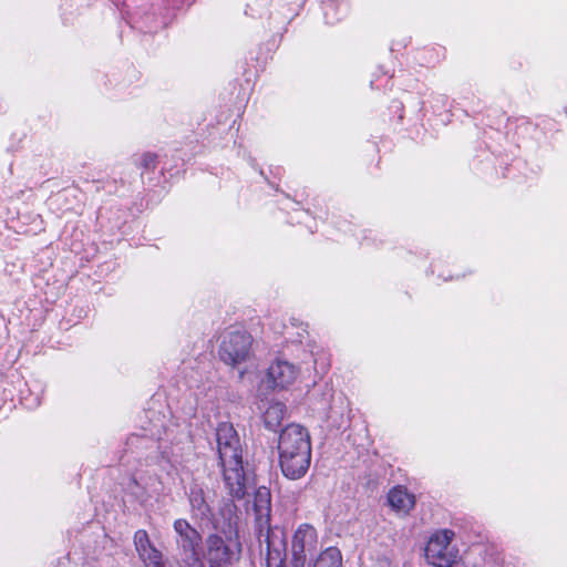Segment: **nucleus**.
Instances as JSON below:
<instances>
[{
	"label": "nucleus",
	"instance_id": "1",
	"mask_svg": "<svg viewBox=\"0 0 567 567\" xmlns=\"http://www.w3.org/2000/svg\"><path fill=\"white\" fill-rule=\"evenodd\" d=\"M216 442L225 484L229 494L240 499L246 495V476L243 467L240 439L231 423L221 422L218 424Z\"/></svg>",
	"mask_w": 567,
	"mask_h": 567
},
{
	"label": "nucleus",
	"instance_id": "2",
	"mask_svg": "<svg viewBox=\"0 0 567 567\" xmlns=\"http://www.w3.org/2000/svg\"><path fill=\"white\" fill-rule=\"evenodd\" d=\"M279 465L289 480L306 475L311 463V442L306 427L288 424L281 430L278 441Z\"/></svg>",
	"mask_w": 567,
	"mask_h": 567
},
{
	"label": "nucleus",
	"instance_id": "3",
	"mask_svg": "<svg viewBox=\"0 0 567 567\" xmlns=\"http://www.w3.org/2000/svg\"><path fill=\"white\" fill-rule=\"evenodd\" d=\"M174 530L184 567H205L202 557V535L186 519H176Z\"/></svg>",
	"mask_w": 567,
	"mask_h": 567
},
{
	"label": "nucleus",
	"instance_id": "4",
	"mask_svg": "<svg viewBox=\"0 0 567 567\" xmlns=\"http://www.w3.org/2000/svg\"><path fill=\"white\" fill-rule=\"evenodd\" d=\"M209 567H234L240 559L241 543L238 536L225 540L217 534L208 535L205 542Z\"/></svg>",
	"mask_w": 567,
	"mask_h": 567
},
{
	"label": "nucleus",
	"instance_id": "5",
	"mask_svg": "<svg viewBox=\"0 0 567 567\" xmlns=\"http://www.w3.org/2000/svg\"><path fill=\"white\" fill-rule=\"evenodd\" d=\"M320 548L317 529L310 524H301L291 538L290 567H307Z\"/></svg>",
	"mask_w": 567,
	"mask_h": 567
},
{
	"label": "nucleus",
	"instance_id": "6",
	"mask_svg": "<svg viewBox=\"0 0 567 567\" xmlns=\"http://www.w3.org/2000/svg\"><path fill=\"white\" fill-rule=\"evenodd\" d=\"M454 533L443 529L434 533L425 547L427 561L436 567H451L457 559V549L452 545Z\"/></svg>",
	"mask_w": 567,
	"mask_h": 567
},
{
	"label": "nucleus",
	"instance_id": "7",
	"mask_svg": "<svg viewBox=\"0 0 567 567\" xmlns=\"http://www.w3.org/2000/svg\"><path fill=\"white\" fill-rule=\"evenodd\" d=\"M251 342V336L244 330L227 332L219 348L220 359L231 365L244 362L249 357Z\"/></svg>",
	"mask_w": 567,
	"mask_h": 567
},
{
	"label": "nucleus",
	"instance_id": "8",
	"mask_svg": "<svg viewBox=\"0 0 567 567\" xmlns=\"http://www.w3.org/2000/svg\"><path fill=\"white\" fill-rule=\"evenodd\" d=\"M254 509L259 542L266 543L268 555H270L271 549L275 547V542L272 540L275 532L270 528V492L266 487L257 489L254 498Z\"/></svg>",
	"mask_w": 567,
	"mask_h": 567
},
{
	"label": "nucleus",
	"instance_id": "9",
	"mask_svg": "<svg viewBox=\"0 0 567 567\" xmlns=\"http://www.w3.org/2000/svg\"><path fill=\"white\" fill-rule=\"evenodd\" d=\"M299 370L286 360H276L267 370L266 381L271 389H287L297 379Z\"/></svg>",
	"mask_w": 567,
	"mask_h": 567
},
{
	"label": "nucleus",
	"instance_id": "10",
	"mask_svg": "<svg viewBox=\"0 0 567 567\" xmlns=\"http://www.w3.org/2000/svg\"><path fill=\"white\" fill-rule=\"evenodd\" d=\"M134 546L146 567H165L162 553L153 546L146 530L135 532Z\"/></svg>",
	"mask_w": 567,
	"mask_h": 567
},
{
	"label": "nucleus",
	"instance_id": "11",
	"mask_svg": "<svg viewBox=\"0 0 567 567\" xmlns=\"http://www.w3.org/2000/svg\"><path fill=\"white\" fill-rule=\"evenodd\" d=\"M188 501L194 517L199 519H209L212 516V507L204 487L193 482L189 486Z\"/></svg>",
	"mask_w": 567,
	"mask_h": 567
},
{
	"label": "nucleus",
	"instance_id": "12",
	"mask_svg": "<svg viewBox=\"0 0 567 567\" xmlns=\"http://www.w3.org/2000/svg\"><path fill=\"white\" fill-rule=\"evenodd\" d=\"M388 504L398 514H408L415 505V496L402 486H395L388 493Z\"/></svg>",
	"mask_w": 567,
	"mask_h": 567
},
{
	"label": "nucleus",
	"instance_id": "13",
	"mask_svg": "<svg viewBox=\"0 0 567 567\" xmlns=\"http://www.w3.org/2000/svg\"><path fill=\"white\" fill-rule=\"evenodd\" d=\"M342 556L338 548L329 547L316 556L307 567H341Z\"/></svg>",
	"mask_w": 567,
	"mask_h": 567
},
{
	"label": "nucleus",
	"instance_id": "14",
	"mask_svg": "<svg viewBox=\"0 0 567 567\" xmlns=\"http://www.w3.org/2000/svg\"><path fill=\"white\" fill-rule=\"evenodd\" d=\"M349 6L344 0L323 1V14L328 23L338 22L348 12Z\"/></svg>",
	"mask_w": 567,
	"mask_h": 567
},
{
	"label": "nucleus",
	"instance_id": "15",
	"mask_svg": "<svg viewBox=\"0 0 567 567\" xmlns=\"http://www.w3.org/2000/svg\"><path fill=\"white\" fill-rule=\"evenodd\" d=\"M285 405L276 402L271 403L264 413V420L268 427H275L280 424L285 416Z\"/></svg>",
	"mask_w": 567,
	"mask_h": 567
},
{
	"label": "nucleus",
	"instance_id": "16",
	"mask_svg": "<svg viewBox=\"0 0 567 567\" xmlns=\"http://www.w3.org/2000/svg\"><path fill=\"white\" fill-rule=\"evenodd\" d=\"M157 164V155L154 153H145L141 156L140 166L144 169H155Z\"/></svg>",
	"mask_w": 567,
	"mask_h": 567
},
{
	"label": "nucleus",
	"instance_id": "17",
	"mask_svg": "<svg viewBox=\"0 0 567 567\" xmlns=\"http://www.w3.org/2000/svg\"><path fill=\"white\" fill-rule=\"evenodd\" d=\"M150 440L145 439V437H142L140 435H136V434H133L131 435L128 439H127V442L126 444L132 447V446H135L137 445V443L140 442H148Z\"/></svg>",
	"mask_w": 567,
	"mask_h": 567
}]
</instances>
